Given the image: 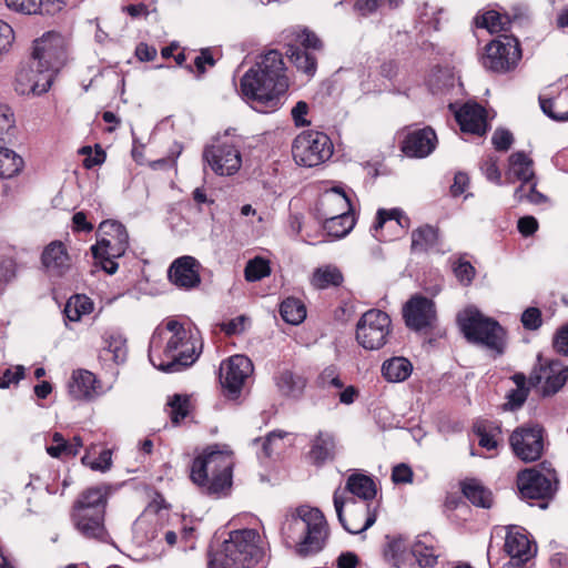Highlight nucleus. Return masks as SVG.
Wrapping results in <instances>:
<instances>
[{
    "instance_id": "45",
    "label": "nucleus",
    "mask_w": 568,
    "mask_h": 568,
    "mask_svg": "<svg viewBox=\"0 0 568 568\" xmlns=\"http://www.w3.org/2000/svg\"><path fill=\"white\" fill-rule=\"evenodd\" d=\"M386 539L388 541L383 551L384 558L394 567L400 568L405 564L407 556L405 540L402 537L390 538L389 536H386Z\"/></svg>"
},
{
    "instance_id": "13",
    "label": "nucleus",
    "mask_w": 568,
    "mask_h": 568,
    "mask_svg": "<svg viewBox=\"0 0 568 568\" xmlns=\"http://www.w3.org/2000/svg\"><path fill=\"white\" fill-rule=\"evenodd\" d=\"M520 59L519 41L513 36L504 34L486 45L481 63L490 72L507 73L517 67Z\"/></svg>"
},
{
    "instance_id": "6",
    "label": "nucleus",
    "mask_w": 568,
    "mask_h": 568,
    "mask_svg": "<svg viewBox=\"0 0 568 568\" xmlns=\"http://www.w3.org/2000/svg\"><path fill=\"white\" fill-rule=\"evenodd\" d=\"M301 530L303 539L296 546V552L301 557L317 554L324 548L327 538V523L324 514L318 508L300 506L291 519L284 524L282 531Z\"/></svg>"
},
{
    "instance_id": "28",
    "label": "nucleus",
    "mask_w": 568,
    "mask_h": 568,
    "mask_svg": "<svg viewBox=\"0 0 568 568\" xmlns=\"http://www.w3.org/2000/svg\"><path fill=\"white\" fill-rule=\"evenodd\" d=\"M7 7L23 14H50L60 12L70 0H4Z\"/></svg>"
},
{
    "instance_id": "11",
    "label": "nucleus",
    "mask_w": 568,
    "mask_h": 568,
    "mask_svg": "<svg viewBox=\"0 0 568 568\" xmlns=\"http://www.w3.org/2000/svg\"><path fill=\"white\" fill-rule=\"evenodd\" d=\"M517 487L523 499L540 500L539 507L546 509L558 489V479L554 470L544 474L526 468L517 475Z\"/></svg>"
},
{
    "instance_id": "38",
    "label": "nucleus",
    "mask_w": 568,
    "mask_h": 568,
    "mask_svg": "<svg viewBox=\"0 0 568 568\" xmlns=\"http://www.w3.org/2000/svg\"><path fill=\"white\" fill-rule=\"evenodd\" d=\"M541 111L551 120L557 122L568 121V90L559 93L556 98H544L539 95Z\"/></svg>"
},
{
    "instance_id": "15",
    "label": "nucleus",
    "mask_w": 568,
    "mask_h": 568,
    "mask_svg": "<svg viewBox=\"0 0 568 568\" xmlns=\"http://www.w3.org/2000/svg\"><path fill=\"white\" fill-rule=\"evenodd\" d=\"M321 206L338 205L341 212L329 215V212L323 214L324 230L329 236L341 239L346 236L355 225V217L349 213L351 201L346 193L339 189H332L331 194L324 195L320 201Z\"/></svg>"
},
{
    "instance_id": "55",
    "label": "nucleus",
    "mask_w": 568,
    "mask_h": 568,
    "mask_svg": "<svg viewBox=\"0 0 568 568\" xmlns=\"http://www.w3.org/2000/svg\"><path fill=\"white\" fill-rule=\"evenodd\" d=\"M47 453L53 458L72 457L71 446L60 433H54L52 435V444L47 447Z\"/></svg>"
},
{
    "instance_id": "64",
    "label": "nucleus",
    "mask_w": 568,
    "mask_h": 568,
    "mask_svg": "<svg viewBox=\"0 0 568 568\" xmlns=\"http://www.w3.org/2000/svg\"><path fill=\"white\" fill-rule=\"evenodd\" d=\"M14 114L7 104H0V134H8L14 129Z\"/></svg>"
},
{
    "instance_id": "40",
    "label": "nucleus",
    "mask_w": 568,
    "mask_h": 568,
    "mask_svg": "<svg viewBox=\"0 0 568 568\" xmlns=\"http://www.w3.org/2000/svg\"><path fill=\"white\" fill-rule=\"evenodd\" d=\"M439 241L438 230L425 224L412 232L410 248L414 253H424L436 248Z\"/></svg>"
},
{
    "instance_id": "18",
    "label": "nucleus",
    "mask_w": 568,
    "mask_h": 568,
    "mask_svg": "<svg viewBox=\"0 0 568 568\" xmlns=\"http://www.w3.org/2000/svg\"><path fill=\"white\" fill-rule=\"evenodd\" d=\"M509 445L520 460L536 462L544 453V428L538 424L517 427L509 437Z\"/></svg>"
},
{
    "instance_id": "44",
    "label": "nucleus",
    "mask_w": 568,
    "mask_h": 568,
    "mask_svg": "<svg viewBox=\"0 0 568 568\" xmlns=\"http://www.w3.org/2000/svg\"><path fill=\"white\" fill-rule=\"evenodd\" d=\"M280 314L286 323L298 325L306 317V308L301 300L287 297L280 305Z\"/></svg>"
},
{
    "instance_id": "43",
    "label": "nucleus",
    "mask_w": 568,
    "mask_h": 568,
    "mask_svg": "<svg viewBox=\"0 0 568 568\" xmlns=\"http://www.w3.org/2000/svg\"><path fill=\"white\" fill-rule=\"evenodd\" d=\"M510 379L516 385V388L511 389L507 394L505 408L509 410H518L524 406L529 395V386H527L528 378L524 373H515Z\"/></svg>"
},
{
    "instance_id": "10",
    "label": "nucleus",
    "mask_w": 568,
    "mask_h": 568,
    "mask_svg": "<svg viewBox=\"0 0 568 568\" xmlns=\"http://www.w3.org/2000/svg\"><path fill=\"white\" fill-rule=\"evenodd\" d=\"M292 154L298 165L317 166L332 156L333 143L323 132L305 131L294 139Z\"/></svg>"
},
{
    "instance_id": "41",
    "label": "nucleus",
    "mask_w": 568,
    "mask_h": 568,
    "mask_svg": "<svg viewBox=\"0 0 568 568\" xmlns=\"http://www.w3.org/2000/svg\"><path fill=\"white\" fill-rule=\"evenodd\" d=\"M343 281L344 276L337 266L325 265L314 270L311 284L317 290H326L331 286H341Z\"/></svg>"
},
{
    "instance_id": "8",
    "label": "nucleus",
    "mask_w": 568,
    "mask_h": 568,
    "mask_svg": "<svg viewBox=\"0 0 568 568\" xmlns=\"http://www.w3.org/2000/svg\"><path fill=\"white\" fill-rule=\"evenodd\" d=\"M333 503L342 527L352 535H359L371 528L377 519L376 507L361 503L354 497L344 498L339 488L333 494Z\"/></svg>"
},
{
    "instance_id": "49",
    "label": "nucleus",
    "mask_w": 568,
    "mask_h": 568,
    "mask_svg": "<svg viewBox=\"0 0 568 568\" xmlns=\"http://www.w3.org/2000/svg\"><path fill=\"white\" fill-rule=\"evenodd\" d=\"M170 407V417L173 424H179L190 413V396L182 394H174L168 400Z\"/></svg>"
},
{
    "instance_id": "31",
    "label": "nucleus",
    "mask_w": 568,
    "mask_h": 568,
    "mask_svg": "<svg viewBox=\"0 0 568 568\" xmlns=\"http://www.w3.org/2000/svg\"><path fill=\"white\" fill-rule=\"evenodd\" d=\"M345 491L352 494L351 497L355 499L357 497L361 503L372 504L373 499L376 497L377 487L372 476L354 473L346 479Z\"/></svg>"
},
{
    "instance_id": "39",
    "label": "nucleus",
    "mask_w": 568,
    "mask_h": 568,
    "mask_svg": "<svg viewBox=\"0 0 568 568\" xmlns=\"http://www.w3.org/2000/svg\"><path fill=\"white\" fill-rule=\"evenodd\" d=\"M413 372L412 363L405 357H392L382 365V376L389 383L406 381Z\"/></svg>"
},
{
    "instance_id": "2",
    "label": "nucleus",
    "mask_w": 568,
    "mask_h": 568,
    "mask_svg": "<svg viewBox=\"0 0 568 568\" xmlns=\"http://www.w3.org/2000/svg\"><path fill=\"white\" fill-rule=\"evenodd\" d=\"M111 494L106 484L89 487L79 494L73 503L70 517L77 531L87 539L106 542L105 510Z\"/></svg>"
},
{
    "instance_id": "4",
    "label": "nucleus",
    "mask_w": 568,
    "mask_h": 568,
    "mask_svg": "<svg viewBox=\"0 0 568 568\" xmlns=\"http://www.w3.org/2000/svg\"><path fill=\"white\" fill-rule=\"evenodd\" d=\"M260 535L255 529L230 532L220 551L209 555V568H253L263 558V549L257 545Z\"/></svg>"
},
{
    "instance_id": "32",
    "label": "nucleus",
    "mask_w": 568,
    "mask_h": 568,
    "mask_svg": "<svg viewBox=\"0 0 568 568\" xmlns=\"http://www.w3.org/2000/svg\"><path fill=\"white\" fill-rule=\"evenodd\" d=\"M524 13L518 9L514 8L513 13H500L495 10L485 12L481 17L476 18V24L479 28H485L489 32L506 31L510 24L523 18Z\"/></svg>"
},
{
    "instance_id": "62",
    "label": "nucleus",
    "mask_w": 568,
    "mask_h": 568,
    "mask_svg": "<svg viewBox=\"0 0 568 568\" xmlns=\"http://www.w3.org/2000/svg\"><path fill=\"white\" fill-rule=\"evenodd\" d=\"M552 346L558 354L568 356V323L557 329Z\"/></svg>"
},
{
    "instance_id": "36",
    "label": "nucleus",
    "mask_w": 568,
    "mask_h": 568,
    "mask_svg": "<svg viewBox=\"0 0 568 568\" xmlns=\"http://www.w3.org/2000/svg\"><path fill=\"white\" fill-rule=\"evenodd\" d=\"M8 134H0V178L10 179L17 175L23 168L22 158L13 150L6 146Z\"/></svg>"
},
{
    "instance_id": "48",
    "label": "nucleus",
    "mask_w": 568,
    "mask_h": 568,
    "mask_svg": "<svg viewBox=\"0 0 568 568\" xmlns=\"http://www.w3.org/2000/svg\"><path fill=\"white\" fill-rule=\"evenodd\" d=\"M385 2L390 9H396L403 3V0H356L353 10L359 17L367 18L376 13Z\"/></svg>"
},
{
    "instance_id": "7",
    "label": "nucleus",
    "mask_w": 568,
    "mask_h": 568,
    "mask_svg": "<svg viewBox=\"0 0 568 568\" xmlns=\"http://www.w3.org/2000/svg\"><path fill=\"white\" fill-rule=\"evenodd\" d=\"M99 231L102 236L91 246V252L102 270L113 275L119 268L115 260L122 257L129 248V234L122 223L112 220L103 221Z\"/></svg>"
},
{
    "instance_id": "9",
    "label": "nucleus",
    "mask_w": 568,
    "mask_h": 568,
    "mask_svg": "<svg viewBox=\"0 0 568 568\" xmlns=\"http://www.w3.org/2000/svg\"><path fill=\"white\" fill-rule=\"evenodd\" d=\"M253 364L245 355H234L223 361L219 369L221 394L227 400L239 403L253 373Z\"/></svg>"
},
{
    "instance_id": "23",
    "label": "nucleus",
    "mask_w": 568,
    "mask_h": 568,
    "mask_svg": "<svg viewBox=\"0 0 568 568\" xmlns=\"http://www.w3.org/2000/svg\"><path fill=\"white\" fill-rule=\"evenodd\" d=\"M537 359L538 366H535L528 377L529 386L536 387L545 379L544 394H556L568 379V368L564 367L559 361H551L548 365L544 366L540 354Z\"/></svg>"
},
{
    "instance_id": "50",
    "label": "nucleus",
    "mask_w": 568,
    "mask_h": 568,
    "mask_svg": "<svg viewBox=\"0 0 568 568\" xmlns=\"http://www.w3.org/2000/svg\"><path fill=\"white\" fill-rule=\"evenodd\" d=\"M271 272L270 264L262 257L250 260L245 266L244 275L248 282H256L267 276Z\"/></svg>"
},
{
    "instance_id": "30",
    "label": "nucleus",
    "mask_w": 568,
    "mask_h": 568,
    "mask_svg": "<svg viewBox=\"0 0 568 568\" xmlns=\"http://www.w3.org/2000/svg\"><path fill=\"white\" fill-rule=\"evenodd\" d=\"M504 548L510 557L509 565L516 568L523 567L532 557L530 540L520 532H508Z\"/></svg>"
},
{
    "instance_id": "20",
    "label": "nucleus",
    "mask_w": 568,
    "mask_h": 568,
    "mask_svg": "<svg viewBox=\"0 0 568 568\" xmlns=\"http://www.w3.org/2000/svg\"><path fill=\"white\" fill-rule=\"evenodd\" d=\"M37 68L34 61L22 64L16 75L14 90L20 95H41L49 91L53 79L51 73Z\"/></svg>"
},
{
    "instance_id": "46",
    "label": "nucleus",
    "mask_w": 568,
    "mask_h": 568,
    "mask_svg": "<svg viewBox=\"0 0 568 568\" xmlns=\"http://www.w3.org/2000/svg\"><path fill=\"white\" fill-rule=\"evenodd\" d=\"M216 64V60L213 57V51L211 48H203L200 50L199 54L194 58L192 64H187L184 68L193 73L195 79L201 80L205 75L209 69L213 68Z\"/></svg>"
},
{
    "instance_id": "17",
    "label": "nucleus",
    "mask_w": 568,
    "mask_h": 568,
    "mask_svg": "<svg viewBox=\"0 0 568 568\" xmlns=\"http://www.w3.org/2000/svg\"><path fill=\"white\" fill-rule=\"evenodd\" d=\"M298 39L300 45L288 44L285 54L297 71L313 77L317 70V57L315 53L323 50V42L308 29H304L298 34Z\"/></svg>"
},
{
    "instance_id": "21",
    "label": "nucleus",
    "mask_w": 568,
    "mask_h": 568,
    "mask_svg": "<svg viewBox=\"0 0 568 568\" xmlns=\"http://www.w3.org/2000/svg\"><path fill=\"white\" fill-rule=\"evenodd\" d=\"M203 159L219 175H232L240 170L242 164L239 149L227 143L205 148Z\"/></svg>"
},
{
    "instance_id": "61",
    "label": "nucleus",
    "mask_w": 568,
    "mask_h": 568,
    "mask_svg": "<svg viewBox=\"0 0 568 568\" xmlns=\"http://www.w3.org/2000/svg\"><path fill=\"white\" fill-rule=\"evenodd\" d=\"M491 143L497 151L506 152L514 143L513 133L506 129H497L491 136Z\"/></svg>"
},
{
    "instance_id": "34",
    "label": "nucleus",
    "mask_w": 568,
    "mask_h": 568,
    "mask_svg": "<svg viewBox=\"0 0 568 568\" xmlns=\"http://www.w3.org/2000/svg\"><path fill=\"white\" fill-rule=\"evenodd\" d=\"M275 384L283 396L298 399L304 393L307 381L301 374L284 369L275 377Z\"/></svg>"
},
{
    "instance_id": "33",
    "label": "nucleus",
    "mask_w": 568,
    "mask_h": 568,
    "mask_svg": "<svg viewBox=\"0 0 568 568\" xmlns=\"http://www.w3.org/2000/svg\"><path fill=\"white\" fill-rule=\"evenodd\" d=\"M508 163L507 178L510 182L517 180L523 183H530L536 180L532 169L534 162L524 151L513 153L508 159Z\"/></svg>"
},
{
    "instance_id": "14",
    "label": "nucleus",
    "mask_w": 568,
    "mask_h": 568,
    "mask_svg": "<svg viewBox=\"0 0 568 568\" xmlns=\"http://www.w3.org/2000/svg\"><path fill=\"white\" fill-rule=\"evenodd\" d=\"M392 331V320L387 313L372 308L365 312L356 324V341L368 351L382 348Z\"/></svg>"
},
{
    "instance_id": "1",
    "label": "nucleus",
    "mask_w": 568,
    "mask_h": 568,
    "mask_svg": "<svg viewBox=\"0 0 568 568\" xmlns=\"http://www.w3.org/2000/svg\"><path fill=\"white\" fill-rule=\"evenodd\" d=\"M288 89L283 54L268 50L241 78L240 91L247 104L260 113H270L282 105Z\"/></svg>"
},
{
    "instance_id": "53",
    "label": "nucleus",
    "mask_w": 568,
    "mask_h": 568,
    "mask_svg": "<svg viewBox=\"0 0 568 568\" xmlns=\"http://www.w3.org/2000/svg\"><path fill=\"white\" fill-rule=\"evenodd\" d=\"M17 276V263L14 258L0 255V295L4 293L8 284Z\"/></svg>"
},
{
    "instance_id": "35",
    "label": "nucleus",
    "mask_w": 568,
    "mask_h": 568,
    "mask_svg": "<svg viewBox=\"0 0 568 568\" xmlns=\"http://www.w3.org/2000/svg\"><path fill=\"white\" fill-rule=\"evenodd\" d=\"M95 375L87 369L74 371L68 383L69 394L73 399L91 397L95 389Z\"/></svg>"
},
{
    "instance_id": "26",
    "label": "nucleus",
    "mask_w": 568,
    "mask_h": 568,
    "mask_svg": "<svg viewBox=\"0 0 568 568\" xmlns=\"http://www.w3.org/2000/svg\"><path fill=\"white\" fill-rule=\"evenodd\" d=\"M128 345L123 334L115 331H108L102 335V347L99 352V359L106 366L111 364L121 365L126 362Z\"/></svg>"
},
{
    "instance_id": "25",
    "label": "nucleus",
    "mask_w": 568,
    "mask_h": 568,
    "mask_svg": "<svg viewBox=\"0 0 568 568\" xmlns=\"http://www.w3.org/2000/svg\"><path fill=\"white\" fill-rule=\"evenodd\" d=\"M455 118L463 132L484 135L487 131L486 110L477 102L463 104Z\"/></svg>"
},
{
    "instance_id": "57",
    "label": "nucleus",
    "mask_w": 568,
    "mask_h": 568,
    "mask_svg": "<svg viewBox=\"0 0 568 568\" xmlns=\"http://www.w3.org/2000/svg\"><path fill=\"white\" fill-rule=\"evenodd\" d=\"M498 159L495 155H488L480 163V171L489 182L500 184L501 174L498 168Z\"/></svg>"
},
{
    "instance_id": "52",
    "label": "nucleus",
    "mask_w": 568,
    "mask_h": 568,
    "mask_svg": "<svg viewBox=\"0 0 568 568\" xmlns=\"http://www.w3.org/2000/svg\"><path fill=\"white\" fill-rule=\"evenodd\" d=\"M316 384L320 388L323 389L331 387L342 389L344 387V383L339 377L338 369L334 365H329L322 371L316 379Z\"/></svg>"
},
{
    "instance_id": "22",
    "label": "nucleus",
    "mask_w": 568,
    "mask_h": 568,
    "mask_svg": "<svg viewBox=\"0 0 568 568\" xmlns=\"http://www.w3.org/2000/svg\"><path fill=\"white\" fill-rule=\"evenodd\" d=\"M201 263L191 255L175 258L168 268V278L176 287L192 291L201 284Z\"/></svg>"
},
{
    "instance_id": "42",
    "label": "nucleus",
    "mask_w": 568,
    "mask_h": 568,
    "mask_svg": "<svg viewBox=\"0 0 568 568\" xmlns=\"http://www.w3.org/2000/svg\"><path fill=\"white\" fill-rule=\"evenodd\" d=\"M473 430L478 437V444L480 447L486 448L487 450L497 448V437L501 434V429L498 424L489 420H477L473 426Z\"/></svg>"
},
{
    "instance_id": "29",
    "label": "nucleus",
    "mask_w": 568,
    "mask_h": 568,
    "mask_svg": "<svg viewBox=\"0 0 568 568\" xmlns=\"http://www.w3.org/2000/svg\"><path fill=\"white\" fill-rule=\"evenodd\" d=\"M336 455V440L334 434L329 432H318L313 438L308 458L317 467L332 462Z\"/></svg>"
},
{
    "instance_id": "59",
    "label": "nucleus",
    "mask_w": 568,
    "mask_h": 568,
    "mask_svg": "<svg viewBox=\"0 0 568 568\" xmlns=\"http://www.w3.org/2000/svg\"><path fill=\"white\" fill-rule=\"evenodd\" d=\"M541 311L538 307L530 306L521 314V324L525 329L536 331L542 325Z\"/></svg>"
},
{
    "instance_id": "51",
    "label": "nucleus",
    "mask_w": 568,
    "mask_h": 568,
    "mask_svg": "<svg viewBox=\"0 0 568 568\" xmlns=\"http://www.w3.org/2000/svg\"><path fill=\"white\" fill-rule=\"evenodd\" d=\"M410 554L415 557L420 568H432L437 564V556L433 549L425 546L422 541H416L412 546Z\"/></svg>"
},
{
    "instance_id": "19",
    "label": "nucleus",
    "mask_w": 568,
    "mask_h": 568,
    "mask_svg": "<svg viewBox=\"0 0 568 568\" xmlns=\"http://www.w3.org/2000/svg\"><path fill=\"white\" fill-rule=\"evenodd\" d=\"M405 325L415 332L432 331L437 324L435 302L420 294L413 295L403 307Z\"/></svg>"
},
{
    "instance_id": "16",
    "label": "nucleus",
    "mask_w": 568,
    "mask_h": 568,
    "mask_svg": "<svg viewBox=\"0 0 568 568\" xmlns=\"http://www.w3.org/2000/svg\"><path fill=\"white\" fill-rule=\"evenodd\" d=\"M162 334V332L156 329L152 334L149 344V359L158 369L165 373L179 372L191 366L200 356L203 346L202 342L193 338L190 341V344L182 346L170 361L164 362L161 355L158 356L159 361H156L154 352L161 348Z\"/></svg>"
},
{
    "instance_id": "47",
    "label": "nucleus",
    "mask_w": 568,
    "mask_h": 568,
    "mask_svg": "<svg viewBox=\"0 0 568 568\" xmlns=\"http://www.w3.org/2000/svg\"><path fill=\"white\" fill-rule=\"evenodd\" d=\"M395 221L398 226H400L404 230H407L410 225L409 217L405 214V212L400 209H379L376 214V220L373 225V231L377 232L378 230L383 229L384 224L387 221Z\"/></svg>"
},
{
    "instance_id": "56",
    "label": "nucleus",
    "mask_w": 568,
    "mask_h": 568,
    "mask_svg": "<svg viewBox=\"0 0 568 568\" xmlns=\"http://www.w3.org/2000/svg\"><path fill=\"white\" fill-rule=\"evenodd\" d=\"M453 272L458 282L465 286H468L476 275L475 267L470 264V262L465 261L463 258H459L454 264Z\"/></svg>"
},
{
    "instance_id": "54",
    "label": "nucleus",
    "mask_w": 568,
    "mask_h": 568,
    "mask_svg": "<svg viewBox=\"0 0 568 568\" xmlns=\"http://www.w3.org/2000/svg\"><path fill=\"white\" fill-rule=\"evenodd\" d=\"M82 464L89 466L92 470L106 471L112 466V453L110 449H102L98 458H92L90 454L82 457Z\"/></svg>"
},
{
    "instance_id": "37",
    "label": "nucleus",
    "mask_w": 568,
    "mask_h": 568,
    "mask_svg": "<svg viewBox=\"0 0 568 568\" xmlns=\"http://www.w3.org/2000/svg\"><path fill=\"white\" fill-rule=\"evenodd\" d=\"M463 495L476 507L490 508L493 494L479 480L471 478L460 483Z\"/></svg>"
},
{
    "instance_id": "5",
    "label": "nucleus",
    "mask_w": 568,
    "mask_h": 568,
    "mask_svg": "<svg viewBox=\"0 0 568 568\" xmlns=\"http://www.w3.org/2000/svg\"><path fill=\"white\" fill-rule=\"evenodd\" d=\"M457 324L464 337L473 344L503 354L506 346V331L494 318L485 316L475 307H468L457 315Z\"/></svg>"
},
{
    "instance_id": "58",
    "label": "nucleus",
    "mask_w": 568,
    "mask_h": 568,
    "mask_svg": "<svg viewBox=\"0 0 568 568\" xmlns=\"http://www.w3.org/2000/svg\"><path fill=\"white\" fill-rule=\"evenodd\" d=\"M191 339H193V337L187 336V334H172L163 349V354L168 361H170L182 346L190 344Z\"/></svg>"
},
{
    "instance_id": "27",
    "label": "nucleus",
    "mask_w": 568,
    "mask_h": 568,
    "mask_svg": "<svg viewBox=\"0 0 568 568\" xmlns=\"http://www.w3.org/2000/svg\"><path fill=\"white\" fill-rule=\"evenodd\" d=\"M41 262L47 272L55 276H62L71 267V257L61 241H52L44 247Z\"/></svg>"
},
{
    "instance_id": "63",
    "label": "nucleus",
    "mask_w": 568,
    "mask_h": 568,
    "mask_svg": "<svg viewBox=\"0 0 568 568\" xmlns=\"http://www.w3.org/2000/svg\"><path fill=\"white\" fill-rule=\"evenodd\" d=\"M414 473L407 464H398L393 468L392 480L395 484H410L413 483Z\"/></svg>"
},
{
    "instance_id": "3",
    "label": "nucleus",
    "mask_w": 568,
    "mask_h": 568,
    "mask_svg": "<svg viewBox=\"0 0 568 568\" xmlns=\"http://www.w3.org/2000/svg\"><path fill=\"white\" fill-rule=\"evenodd\" d=\"M233 466L231 455L209 448L193 459L190 478L207 496H226L232 488Z\"/></svg>"
},
{
    "instance_id": "24",
    "label": "nucleus",
    "mask_w": 568,
    "mask_h": 568,
    "mask_svg": "<svg viewBox=\"0 0 568 568\" xmlns=\"http://www.w3.org/2000/svg\"><path fill=\"white\" fill-rule=\"evenodd\" d=\"M437 136L432 128L408 132L402 141L400 150L409 158H426L436 148Z\"/></svg>"
},
{
    "instance_id": "12",
    "label": "nucleus",
    "mask_w": 568,
    "mask_h": 568,
    "mask_svg": "<svg viewBox=\"0 0 568 568\" xmlns=\"http://www.w3.org/2000/svg\"><path fill=\"white\" fill-rule=\"evenodd\" d=\"M31 60L34 61L37 68H42V71L51 73V78L54 80L55 73L67 61L65 38L54 31L44 33L34 40Z\"/></svg>"
},
{
    "instance_id": "60",
    "label": "nucleus",
    "mask_w": 568,
    "mask_h": 568,
    "mask_svg": "<svg viewBox=\"0 0 568 568\" xmlns=\"http://www.w3.org/2000/svg\"><path fill=\"white\" fill-rule=\"evenodd\" d=\"M24 366L17 365L13 368H7L0 376V388H9L12 384H18L24 378Z\"/></svg>"
}]
</instances>
